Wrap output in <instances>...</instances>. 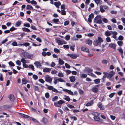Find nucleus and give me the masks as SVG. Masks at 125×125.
<instances>
[{
  "instance_id": "46",
  "label": "nucleus",
  "mask_w": 125,
  "mask_h": 125,
  "mask_svg": "<svg viewBox=\"0 0 125 125\" xmlns=\"http://www.w3.org/2000/svg\"><path fill=\"white\" fill-rule=\"evenodd\" d=\"M32 77L33 79L35 80H37L38 78V76L35 74L33 75L32 76Z\"/></svg>"
},
{
  "instance_id": "37",
  "label": "nucleus",
  "mask_w": 125,
  "mask_h": 125,
  "mask_svg": "<svg viewBox=\"0 0 125 125\" xmlns=\"http://www.w3.org/2000/svg\"><path fill=\"white\" fill-rule=\"evenodd\" d=\"M58 98V97L57 96H55L52 99V101L53 102H55L57 100Z\"/></svg>"
},
{
  "instance_id": "19",
  "label": "nucleus",
  "mask_w": 125,
  "mask_h": 125,
  "mask_svg": "<svg viewBox=\"0 0 125 125\" xmlns=\"http://www.w3.org/2000/svg\"><path fill=\"white\" fill-rule=\"evenodd\" d=\"M111 32L113 34V35L112 36V37L114 39H116V35L117 34V33L116 31H111Z\"/></svg>"
},
{
  "instance_id": "9",
  "label": "nucleus",
  "mask_w": 125,
  "mask_h": 125,
  "mask_svg": "<svg viewBox=\"0 0 125 125\" xmlns=\"http://www.w3.org/2000/svg\"><path fill=\"white\" fill-rule=\"evenodd\" d=\"M99 85H95L94 87L92 88V92L94 93H97L98 90V87Z\"/></svg>"
},
{
  "instance_id": "38",
  "label": "nucleus",
  "mask_w": 125,
  "mask_h": 125,
  "mask_svg": "<svg viewBox=\"0 0 125 125\" xmlns=\"http://www.w3.org/2000/svg\"><path fill=\"white\" fill-rule=\"evenodd\" d=\"M70 49L73 51H74V47H75V45L74 44L72 46L70 45Z\"/></svg>"
},
{
  "instance_id": "6",
  "label": "nucleus",
  "mask_w": 125,
  "mask_h": 125,
  "mask_svg": "<svg viewBox=\"0 0 125 125\" xmlns=\"http://www.w3.org/2000/svg\"><path fill=\"white\" fill-rule=\"evenodd\" d=\"M45 81L49 83H51L52 80V78L49 75H46L45 77Z\"/></svg>"
},
{
  "instance_id": "48",
  "label": "nucleus",
  "mask_w": 125,
  "mask_h": 125,
  "mask_svg": "<svg viewBox=\"0 0 125 125\" xmlns=\"http://www.w3.org/2000/svg\"><path fill=\"white\" fill-rule=\"evenodd\" d=\"M57 102L58 104H61L64 103V102L62 100H60Z\"/></svg>"
},
{
  "instance_id": "5",
  "label": "nucleus",
  "mask_w": 125,
  "mask_h": 125,
  "mask_svg": "<svg viewBox=\"0 0 125 125\" xmlns=\"http://www.w3.org/2000/svg\"><path fill=\"white\" fill-rule=\"evenodd\" d=\"M59 38H56L55 39V41L57 42L58 45H62L63 44H66L67 42L64 41H61L59 39Z\"/></svg>"
},
{
  "instance_id": "24",
  "label": "nucleus",
  "mask_w": 125,
  "mask_h": 125,
  "mask_svg": "<svg viewBox=\"0 0 125 125\" xmlns=\"http://www.w3.org/2000/svg\"><path fill=\"white\" fill-rule=\"evenodd\" d=\"M22 30L24 31L27 32H30L31 31L29 29L26 27L22 28Z\"/></svg>"
},
{
  "instance_id": "55",
  "label": "nucleus",
  "mask_w": 125,
  "mask_h": 125,
  "mask_svg": "<svg viewBox=\"0 0 125 125\" xmlns=\"http://www.w3.org/2000/svg\"><path fill=\"white\" fill-rule=\"evenodd\" d=\"M103 21L104 23H107L108 22V20L105 18H104L103 19Z\"/></svg>"
},
{
  "instance_id": "22",
  "label": "nucleus",
  "mask_w": 125,
  "mask_h": 125,
  "mask_svg": "<svg viewBox=\"0 0 125 125\" xmlns=\"http://www.w3.org/2000/svg\"><path fill=\"white\" fill-rule=\"evenodd\" d=\"M94 104V101L93 100L91 101L90 102L87 103L86 104V106H90Z\"/></svg>"
},
{
  "instance_id": "13",
  "label": "nucleus",
  "mask_w": 125,
  "mask_h": 125,
  "mask_svg": "<svg viewBox=\"0 0 125 125\" xmlns=\"http://www.w3.org/2000/svg\"><path fill=\"white\" fill-rule=\"evenodd\" d=\"M97 105L98 106V107L99 108L100 110H104V106L102 105L101 103H98Z\"/></svg>"
},
{
  "instance_id": "64",
  "label": "nucleus",
  "mask_w": 125,
  "mask_h": 125,
  "mask_svg": "<svg viewBox=\"0 0 125 125\" xmlns=\"http://www.w3.org/2000/svg\"><path fill=\"white\" fill-rule=\"evenodd\" d=\"M69 22L68 21H65L64 22V26H66L69 24Z\"/></svg>"
},
{
  "instance_id": "50",
  "label": "nucleus",
  "mask_w": 125,
  "mask_h": 125,
  "mask_svg": "<svg viewBox=\"0 0 125 125\" xmlns=\"http://www.w3.org/2000/svg\"><path fill=\"white\" fill-rule=\"evenodd\" d=\"M54 51L57 53H58L60 52V50L56 48H54Z\"/></svg>"
},
{
  "instance_id": "56",
  "label": "nucleus",
  "mask_w": 125,
  "mask_h": 125,
  "mask_svg": "<svg viewBox=\"0 0 125 125\" xmlns=\"http://www.w3.org/2000/svg\"><path fill=\"white\" fill-rule=\"evenodd\" d=\"M16 29L17 28H15L13 27H12L10 29V31H12Z\"/></svg>"
},
{
  "instance_id": "16",
  "label": "nucleus",
  "mask_w": 125,
  "mask_h": 125,
  "mask_svg": "<svg viewBox=\"0 0 125 125\" xmlns=\"http://www.w3.org/2000/svg\"><path fill=\"white\" fill-rule=\"evenodd\" d=\"M34 64L37 68H40L42 66L40 63L39 62H35Z\"/></svg>"
},
{
  "instance_id": "8",
  "label": "nucleus",
  "mask_w": 125,
  "mask_h": 125,
  "mask_svg": "<svg viewBox=\"0 0 125 125\" xmlns=\"http://www.w3.org/2000/svg\"><path fill=\"white\" fill-rule=\"evenodd\" d=\"M67 56H70L73 59H75L78 56V55L76 54L72 53L71 54H67Z\"/></svg>"
},
{
  "instance_id": "29",
  "label": "nucleus",
  "mask_w": 125,
  "mask_h": 125,
  "mask_svg": "<svg viewBox=\"0 0 125 125\" xmlns=\"http://www.w3.org/2000/svg\"><path fill=\"white\" fill-rule=\"evenodd\" d=\"M9 98L11 101H13L14 99V97L12 94H10L9 96Z\"/></svg>"
},
{
  "instance_id": "23",
  "label": "nucleus",
  "mask_w": 125,
  "mask_h": 125,
  "mask_svg": "<svg viewBox=\"0 0 125 125\" xmlns=\"http://www.w3.org/2000/svg\"><path fill=\"white\" fill-rule=\"evenodd\" d=\"M87 75L85 73H82L80 75V77L82 79L85 78H86L87 77Z\"/></svg>"
},
{
  "instance_id": "52",
  "label": "nucleus",
  "mask_w": 125,
  "mask_h": 125,
  "mask_svg": "<svg viewBox=\"0 0 125 125\" xmlns=\"http://www.w3.org/2000/svg\"><path fill=\"white\" fill-rule=\"evenodd\" d=\"M61 13L63 15H65L66 14V11L64 10H62Z\"/></svg>"
},
{
  "instance_id": "25",
  "label": "nucleus",
  "mask_w": 125,
  "mask_h": 125,
  "mask_svg": "<svg viewBox=\"0 0 125 125\" xmlns=\"http://www.w3.org/2000/svg\"><path fill=\"white\" fill-rule=\"evenodd\" d=\"M59 82L58 78L56 77H55L54 78L53 83L55 84Z\"/></svg>"
},
{
  "instance_id": "15",
  "label": "nucleus",
  "mask_w": 125,
  "mask_h": 125,
  "mask_svg": "<svg viewBox=\"0 0 125 125\" xmlns=\"http://www.w3.org/2000/svg\"><path fill=\"white\" fill-rule=\"evenodd\" d=\"M69 79L70 81L72 83L74 82L75 80V77L73 76H72L69 77Z\"/></svg>"
},
{
  "instance_id": "53",
  "label": "nucleus",
  "mask_w": 125,
  "mask_h": 125,
  "mask_svg": "<svg viewBox=\"0 0 125 125\" xmlns=\"http://www.w3.org/2000/svg\"><path fill=\"white\" fill-rule=\"evenodd\" d=\"M39 81L41 83L43 84L45 82V81L42 79H40L39 80Z\"/></svg>"
},
{
  "instance_id": "30",
  "label": "nucleus",
  "mask_w": 125,
  "mask_h": 125,
  "mask_svg": "<svg viewBox=\"0 0 125 125\" xmlns=\"http://www.w3.org/2000/svg\"><path fill=\"white\" fill-rule=\"evenodd\" d=\"M59 63L61 65H62L64 63V61L62 60L61 58L59 59Z\"/></svg>"
},
{
  "instance_id": "61",
  "label": "nucleus",
  "mask_w": 125,
  "mask_h": 125,
  "mask_svg": "<svg viewBox=\"0 0 125 125\" xmlns=\"http://www.w3.org/2000/svg\"><path fill=\"white\" fill-rule=\"evenodd\" d=\"M22 83L25 84L27 83L26 80L24 79H22Z\"/></svg>"
},
{
  "instance_id": "62",
  "label": "nucleus",
  "mask_w": 125,
  "mask_h": 125,
  "mask_svg": "<svg viewBox=\"0 0 125 125\" xmlns=\"http://www.w3.org/2000/svg\"><path fill=\"white\" fill-rule=\"evenodd\" d=\"M34 90L37 91H38L39 90V87L38 86H34Z\"/></svg>"
},
{
  "instance_id": "44",
  "label": "nucleus",
  "mask_w": 125,
  "mask_h": 125,
  "mask_svg": "<svg viewBox=\"0 0 125 125\" xmlns=\"http://www.w3.org/2000/svg\"><path fill=\"white\" fill-rule=\"evenodd\" d=\"M30 119L31 120H32L36 123H38V122L35 119L32 118V117H31L30 118Z\"/></svg>"
},
{
  "instance_id": "27",
  "label": "nucleus",
  "mask_w": 125,
  "mask_h": 125,
  "mask_svg": "<svg viewBox=\"0 0 125 125\" xmlns=\"http://www.w3.org/2000/svg\"><path fill=\"white\" fill-rule=\"evenodd\" d=\"M64 96L65 97L63 98L64 99L68 102L70 101L71 99L68 96L65 95Z\"/></svg>"
},
{
  "instance_id": "21",
  "label": "nucleus",
  "mask_w": 125,
  "mask_h": 125,
  "mask_svg": "<svg viewBox=\"0 0 125 125\" xmlns=\"http://www.w3.org/2000/svg\"><path fill=\"white\" fill-rule=\"evenodd\" d=\"M85 43L86 44H88L89 45H91L92 43V41L89 39H88L85 41Z\"/></svg>"
},
{
  "instance_id": "26",
  "label": "nucleus",
  "mask_w": 125,
  "mask_h": 125,
  "mask_svg": "<svg viewBox=\"0 0 125 125\" xmlns=\"http://www.w3.org/2000/svg\"><path fill=\"white\" fill-rule=\"evenodd\" d=\"M95 3L97 5L98 4L101 5L102 4V0H94Z\"/></svg>"
},
{
  "instance_id": "7",
  "label": "nucleus",
  "mask_w": 125,
  "mask_h": 125,
  "mask_svg": "<svg viewBox=\"0 0 125 125\" xmlns=\"http://www.w3.org/2000/svg\"><path fill=\"white\" fill-rule=\"evenodd\" d=\"M95 114L97 115H95L94 117V120L96 121L100 122L102 121L100 119V118L99 117L98 115L99 114L97 112L95 113Z\"/></svg>"
},
{
  "instance_id": "3",
  "label": "nucleus",
  "mask_w": 125,
  "mask_h": 125,
  "mask_svg": "<svg viewBox=\"0 0 125 125\" xmlns=\"http://www.w3.org/2000/svg\"><path fill=\"white\" fill-rule=\"evenodd\" d=\"M101 16L100 15L97 16L94 18V22L97 24H101L102 23Z\"/></svg>"
},
{
  "instance_id": "41",
  "label": "nucleus",
  "mask_w": 125,
  "mask_h": 125,
  "mask_svg": "<svg viewBox=\"0 0 125 125\" xmlns=\"http://www.w3.org/2000/svg\"><path fill=\"white\" fill-rule=\"evenodd\" d=\"M23 26L24 27H26L28 28L30 26V24L28 23H24Z\"/></svg>"
},
{
  "instance_id": "17",
  "label": "nucleus",
  "mask_w": 125,
  "mask_h": 125,
  "mask_svg": "<svg viewBox=\"0 0 125 125\" xmlns=\"http://www.w3.org/2000/svg\"><path fill=\"white\" fill-rule=\"evenodd\" d=\"M54 5L58 9L59 8V6H60L61 4L60 1H58L55 2L54 3Z\"/></svg>"
},
{
  "instance_id": "40",
  "label": "nucleus",
  "mask_w": 125,
  "mask_h": 125,
  "mask_svg": "<svg viewBox=\"0 0 125 125\" xmlns=\"http://www.w3.org/2000/svg\"><path fill=\"white\" fill-rule=\"evenodd\" d=\"M117 43L119 46H121L122 45L123 42L122 41H118L117 42Z\"/></svg>"
},
{
  "instance_id": "31",
  "label": "nucleus",
  "mask_w": 125,
  "mask_h": 125,
  "mask_svg": "<svg viewBox=\"0 0 125 125\" xmlns=\"http://www.w3.org/2000/svg\"><path fill=\"white\" fill-rule=\"evenodd\" d=\"M42 122L45 124H46L48 123V120L47 119L43 118L42 119Z\"/></svg>"
},
{
  "instance_id": "42",
  "label": "nucleus",
  "mask_w": 125,
  "mask_h": 125,
  "mask_svg": "<svg viewBox=\"0 0 125 125\" xmlns=\"http://www.w3.org/2000/svg\"><path fill=\"white\" fill-rule=\"evenodd\" d=\"M85 69L86 71H87L89 73H91L93 71L92 70L88 68H86Z\"/></svg>"
},
{
  "instance_id": "39",
  "label": "nucleus",
  "mask_w": 125,
  "mask_h": 125,
  "mask_svg": "<svg viewBox=\"0 0 125 125\" xmlns=\"http://www.w3.org/2000/svg\"><path fill=\"white\" fill-rule=\"evenodd\" d=\"M20 114L22 116V117H24L25 118H29L30 117L28 115H25L24 114H21V113H20Z\"/></svg>"
},
{
  "instance_id": "35",
  "label": "nucleus",
  "mask_w": 125,
  "mask_h": 125,
  "mask_svg": "<svg viewBox=\"0 0 125 125\" xmlns=\"http://www.w3.org/2000/svg\"><path fill=\"white\" fill-rule=\"evenodd\" d=\"M104 6L101 5L100 7V10L102 12H104L105 11V10L104 9Z\"/></svg>"
},
{
  "instance_id": "60",
  "label": "nucleus",
  "mask_w": 125,
  "mask_h": 125,
  "mask_svg": "<svg viewBox=\"0 0 125 125\" xmlns=\"http://www.w3.org/2000/svg\"><path fill=\"white\" fill-rule=\"evenodd\" d=\"M106 41L108 42H111V39L109 37H107L106 38Z\"/></svg>"
},
{
  "instance_id": "14",
  "label": "nucleus",
  "mask_w": 125,
  "mask_h": 125,
  "mask_svg": "<svg viewBox=\"0 0 125 125\" xmlns=\"http://www.w3.org/2000/svg\"><path fill=\"white\" fill-rule=\"evenodd\" d=\"M111 31L108 30L105 31L104 33V35L107 37L110 36L111 35Z\"/></svg>"
},
{
  "instance_id": "59",
  "label": "nucleus",
  "mask_w": 125,
  "mask_h": 125,
  "mask_svg": "<svg viewBox=\"0 0 125 125\" xmlns=\"http://www.w3.org/2000/svg\"><path fill=\"white\" fill-rule=\"evenodd\" d=\"M123 37L122 35H120L118 38V39L119 40L122 41L123 40Z\"/></svg>"
},
{
  "instance_id": "4",
  "label": "nucleus",
  "mask_w": 125,
  "mask_h": 125,
  "mask_svg": "<svg viewBox=\"0 0 125 125\" xmlns=\"http://www.w3.org/2000/svg\"><path fill=\"white\" fill-rule=\"evenodd\" d=\"M45 85L47 87L48 89L49 90H52V92L56 93H58L59 92L56 89L54 88L53 86H49L47 84H46Z\"/></svg>"
},
{
  "instance_id": "43",
  "label": "nucleus",
  "mask_w": 125,
  "mask_h": 125,
  "mask_svg": "<svg viewBox=\"0 0 125 125\" xmlns=\"http://www.w3.org/2000/svg\"><path fill=\"white\" fill-rule=\"evenodd\" d=\"M28 67L29 68L31 69L32 70L34 71V67L33 65H29Z\"/></svg>"
},
{
  "instance_id": "49",
  "label": "nucleus",
  "mask_w": 125,
  "mask_h": 125,
  "mask_svg": "<svg viewBox=\"0 0 125 125\" xmlns=\"http://www.w3.org/2000/svg\"><path fill=\"white\" fill-rule=\"evenodd\" d=\"M9 64L10 65L12 66H14L15 65L14 63L11 61H10L9 62Z\"/></svg>"
},
{
  "instance_id": "36",
  "label": "nucleus",
  "mask_w": 125,
  "mask_h": 125,
  "mask_svg": "<svg viewBox=\"0 0 125 125\" xmlns=\"http://www.w3.org/2000/svg\"><path fill=\"white\" fill-rule=\"evenodd\" d=\"M21 22L20 21H17L16 23L15 26L18 27L20 26L21 24Z\"/></svg>"
},
{
  "instance_id": "32",
  "label": "nucleus",
  "mask_w": 125,
  "mask_h": 125,
  "mask_svg": "<svg viewBox=\"0 0 125 125\" xmlns=\"http://www.w3.org/2000/svg\"><path fill=\"white\" fill-rule=\"evenodd\" d=\"M27 10H31L33 9L32 7L30 5H27L26 6Z\"/></svg>"
},
{
  "instance_id": "58",
  "label": "nucleus",
  "mask_w": 125,
  "mask_h": 125,
  "mask_svg": "<svg viewBox=\"0 0 125 125\" xmlns=\"http://www.w3.org/2000/svg\"><path fill=\"white\" fill-rule=\"evenodd\" d=\"M31 3L32 4L36 5L37 4V2L34 0H32L31 1Z\"/></svg>"
},
{
  "instance_id": "33",
  "label": "nucleus",
  "mask_w": 125,
  "mask_h": 125,
  "mask_svg": "<svg viewBox=\"0 0 125 125\" xmlns=\"http://www.w3.org/2000/svg\"><path fill=\"white\" fill-rule=\"evenodd\" d=\"M52 21L55 23L60 22L59 19H58L54 18L52 19Z\"/></svg>"
},
{
  "instance_id": "20",
  "label": "nucleus",
  "mask_w": 125,
  "mask_h": 125,
  "mask_svg": "<svg viewBox=\"0 0 125 125\" xmlns=\"http://www.w3.org/2000/svg\"><path fill=\"white\" fill-rule=\"evenodd\" d=\"M116 46L115 44L113 43H111L109 45V47L114 49L116 48Z\"/></svg>"
},
{
  "instance_id": "11",
  "label": "nucleus",
  "mask_w": 125,
  "mask_h": 125,
  "mask_svg": "<svg viewBox=\"0 0 125 125\" xmlns=\"http://www.w3.org/2000/svg\"><path fill=\"white\" fill-rule=\"evenodd\" d=\"M94 17V14L93 13H91L89 16V18H88V21L90 22L91 23L92 22V19Z\"/></svg>"
},
{
  "instance_id": "28",
  "label": "nucleus",
  "mask_w": 125,
  "mask_h": 125,
  "mask_svg": "<svg viewBox=\"0 0 125 125\" xmlns=\"http://www.w3.org/2000/svg\"><path fill=\"white\" fill-rule=\"evenodd\" d=\"M51 71V69L50 68H45L43 69V71L44 72H49Z\"/></svg>"
},
{
  "instance_id": "12",
  "label": "nucleus",
  "mask_w": 125,
  "mask_h": 125,
  "mask_svg": "<svg viewBox=\"0 0 125 125\" xmlns=\"http://www.w3.org/2000/svg\"><path fill=\"white\" fill-rule=\"evenodd\" d=\"M63 91L69 94L72 95H73V92H72L71 90H69L66 89H63Z\"/></svg>"
},
{
  "instance_id": "54",
  "label": "nucleus",
  "mask_w": 125,
  "mask_h": 125,
  "mask_svg": "<svg viewBox=\"0 0 125 125\" xmlns=\"http://www.w3.org/2000/svg\"><path fill=\"white\" fill-rule=\"evenodd\" d=\"M16 63V64L19 66H20L21 65V62L19 60L17 61Z\"/></svg>"
},
{
  "instance_id": "1",
  "label": "nucleus",
  "mask_w": 125,
  "mask_h": 125,
  "mask_svg": "<svg viewBox=\"0 0 125 125\" xmlns=\"http://www.w3.org/2000/svg\"><path fill=\"white\" fill-rule=\"evenodd\" d=\"M103 73L107 76V78L109 80L111 81H113L114 79V78L113 77V76L115 75V73L112 70L110 71L109 73L106 72H103Z\"/></svg>"
},
{
  "instance_id": "63",
  "label": "nucleus",
  "mask_w": 125,
  "mask_h": 125,
  "mask_svg": "<svg viewBox=\"0 0 125 125\" xmlns=\"http://www.w3.org/2000/svg\"><path fill=\"white\" fill-rule=\"evenodd\" d=\"M102 62L103 64H106L108 62V61L105 60H104L102 61Z\"/></svg>"
},
{
  "instance_id": "47",
  "label": "nucleus",
  "mask_w": 125,
  "mask_h": 125,
  "mask_svg": "<svg viewBox=\"0 0 125 125\" xmlns=\"http://www.w3.org/2000/svg\"><path fill=\"white\" fill-rule=\"evenodd\" d=\"M45 96L46 98H49L50 96L49 93L48 92L46 93L45 94Z\"/></svg>"
},
{
  "instance_id": "34",
  "label": "nucleus",
  "mask_w": 125,
  "mask_h": 125,
  "mask_svg": "<svg viewBox=\"0 0 125 125\" xmlns=\"http://www.w3.org/2000/svg\"><path fill=\"white\" fill-rule=\"evenodd\" d=\"M94 81L95 84H98L100 83V80L99 79H97L94 80Z\"/></svg>"
},
{
  "instance_id": "57",
  "label": "nucleus",
  "mask_w": 125,
  "mask_h": 125,
  "mask_svg": "<svg viewBox=\"0 0 125 125\" xmlns=\"http://www.w3.org/2000/svg\"><path fill=\"white\" fill-rule=\"evenodd\" d=\"M65 39L67 40H70V36L69 35H67L65 37Z\"/></svg>"
},
{
  "instance_id": "2",
  "label": "nucleus",
  "mask_w": 125,
  "mask_h": 125,
  "mask_svg": "<svg viewBox=\"0 0 125 125\" xmlns=\"http://www.w3.org/2000/svg\"><path fill=\"white\" fill-rule=\"evenodd\" d=\"M103 39L100 37H98L97 39H96L93 42L94 45L100 46L101 45V43L103 42Z\"/></svg>"
},
{
  "instance_id": "51",
  "label": "nucleus",
  "mask_w": 125,
  "mask_h": 125,
  "mask_svg": "<svg viewBox=\"0 0 125 125\" xmlns=\"http://www.w3.org/2000/svg\"><path fill=\"white\" fill-rule=\"evenodd\" d=\"M31 28L33 30H37V29L35 26L34 25H31Z\"/></svg>"
},
{
  "instance_id": "45",
  "label": "nucleus",
  "mask_w": 125,
  "mask_h": 125,
  "mask_svg": "<svg viewBox=\"0 0 125 125\" xmlns=\"http://www.w3.org/2000/svg\"><path fill=\"white\" fill-rule=\"evenodd\" d=\"M21 62L23 63V64L26 63H27L26 61L23 58H22L21 59Z\"/></svg>"
},
{
  "instance_id": "18",
  "label": "nucleus",
  "mask_w": 125,
  "mask_h": 125,
  "mask_svg": "<svg viewBox=\"0 0 125 125\" xmlns=\"http://www.w3.org/2000/svg\"><path fill=\"white\" fill-rule=\"evenodd\" d=\"M81 50L82 51H85L87 52H89L88 49L84 47H81Z\"/></svg>"
},
{
  "instance_id": "10",
  "label": "nucleus",
  "mask_w": 125,
  "mask_h": 125,
  "mask_svg": "<svg viewBox=\"0 0 125 125\" xmlns=\"http://www.w3.org/2000/svg\"><path fill=\"white\" fill-rule=\"evenodd\" d=\"M25 56L27 58L29 59H32L33 58L32 54H30L29 53L27 52L25 53Z\"/></svg>"
}]
</instances>
